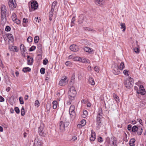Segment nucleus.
Instances as JSON below:
<instances>
[{
    "label": "nucleus",
    "mask_w": 146,
    "mask_h": 146,
    "mask_svg": "<svg viewBox=\"0 0 146 146\" xmlns=\"http://www.w3.org/2000/svg\"><path fill=\"white\" fill-rule=\"evenodd\" d=\"M7 9L4 5L2 6L1 7V23L3 25L5 24L7 21L6 14Z\"/></svg>",
    "instance_id": "f257e3e1"
},
{
    "label": "nucleus",
    "mask_w": 146,
    "mask_h": 146,
    "mask_svg": "<svg viewBox=\"0 0 146 146\" xmlns=\"http://www.w3.org/2000/svg\"><path fill=\"white\" fill-rule=\"evenodd\" d=\"M103 119L102 113H98L96 118V122L97 127L99 129L100 128L102 125Z\"/></svg>",
    "instance_id": "f03ea898"
},
{
    "label": "nucleus",
    "mask_w": 146,
    "mask_h": 146,
    "mask_svg": "<svg viewBox=\"0 0 146 146\" xmlns=\"http://www.w3.org/2000/svg\"><path fill=\"white\" fill-rule=\"evenodd\" d=\"M68 122L64 123L62 121H60L59 123V128L60 131L63 132L65 130V127H67L69 125Z\"/></svg>",
    "instance_id": "7ed1b4c3"
},
{
    "label": "nucleus",
    "mask_w": 146,
    "mask_h": 146,
    "mask_svg": "<svg viewBox=\"0 0 146 146\" xmlns=\"http://www.w3.org/2000/svg\"><path fill=\"white\" fill-rule=\"evenodd\" d=\"M132 78L129 77L128 79H127L125 80L124 84L125 87L129 88L132 86Z\"/></svg>",
    "instance_id": "20e7f679"
},
{
    "label": "nucleus",
    "mask_w": 146,
    "mask_h": 146,
    "mask_svg": "<svg viewBox=\"0 0 146 146\" xmlns=\"http://www.w3.org/2000/svg\"><path fill=\"white\" fill-rule=\"evenodd\" d=\"M75 107L73 105L70 106L69 109V113L71 117H74L75 115Z\"/></svg>",
    "instance_id": "39448f33"
},
{
    "label": "nucleus",
    "mask_w": 146,
    "mask_h": 146,
    "mask_svg": "<svg viewBox=\"0 0 146 146\" xmlns=\"http://www.w3.org/2000/svg\"><path fill=\"white\" fill-rule=\"evenodd\" d=\"M112 68L113 70V73L115 75H118L120 74L119 68L117 65L116 64H114L113 65Z\"/></svg>",
    "instance_id": "423d86ee"
},
{
    "label": "nucleus",
    "mask_w": 146,
    "mask_h": 146,
    "mask_svg": "<svg viewBox=\"0 0 146 146\" xmlns=\"http://www.w3.org/2000/svg\"><path fill=\"white\" fill-rule=\"evenodd\" d=\"M67 77L64 76L62 77L61 80L59 81V84L60 86H64L68 83Z\"/></svg>",
    "instance_id": "0eeeda50"
},
{
    "label": "nucleus",
    "mask_w": 146,
    "mask_h": 146,
    "mask_svg": "<svg viewBox=\"0 0 146 146\" xmlns=\"http://www.w3.org/2000/svg\"><path fill=\"white\" fill-rule=\"evenodd\" d=\"M8 4L10 7L12 9L15 8L17 4L15 0H9Z\"/></svg>",
    "instance_id": "6e6552de"
},
{
    "label": "nucleus",
    "mask_w": 146,
    "mask_h": 146,
    "mask_svg": "<svg viewBox=\"0 0 146 146\" xmlns=\"http://www.w3.org/2000/svg\"><path fill=\"white\" fill-rule=\"evenodd\" d=\"M42 144V143L41 141L38 138L36 139L34 143V146H41Z\"/></svg>",
    "instance_id": "1a4fd4ad"
},
{
    "label": "nucleus",
    "mask_w": 146,
    "mask_h": 146,
    "mask_svg": "<svg viewBox=\"0 0 146 146\" xmlns=\"http://www.w3.org/2000/svg\"><path fill=\"white\" fill-rule=\"evenodd\" d=\"M68 94L70 95L76 96V92L74 87L72 86L70 88L69 91L68 92Z\"/></svg>",
    "instance_id": "9d476101"
},
{
    "label": "nucleus",
    "mask_w": 146,
    "mask_h": 146,
    "mask_svg": "<svg viewBox=\"0 0 146 146\" xmlns=\"http://www.w3.org/2000/svg\"><path fill=\"white\" fill-rule=\"evenodd\" d=\"M70 49L72 51L76 52L79 50L78 46L76 44L71 45L70 47Z\"/></svg>",
    "instance_id": "9b49d317"
},
{
    "label": "nucleus",
    "mask_w": 146,
    "mask_h": 146,
    "mask_svg": "<svg viewBox=\"0 0 146 146\" xmlns=\"http://www.w3.org/2000/svg\"><path fill=\"white\" fill-rule=\"evenodd\" d=\"M140 90L139 92L138 91H137V93L138 94H140L142 95H144L145 93V91L144 88L142 85H141L139 87Z\"/></svg>",
    "instance_id": "f8f14e48"
},
{
    "label": "nucleus",
    "mask_w": 146,
    "mask_h": 146,
    "mask_svg": "<svg viewBox=\"0 0 146 146\" xmlns=\"http://www.w3.org/2000/svg\"><path fill=\"white\" fill-rule=\"evenodd\" d=\"M31 7L32 9L35 10L38 7V4L36 1H33L31 3Z\"/></svg>",
    "instance_id": "ddd939ff"
},
{
    "label": "nucleus",
    "mask_w": 146,
    "mask_h": 146,
    "mask_svg": "<svg viewBox=\"0 0 146 146\" xmlns=\"http://www.w3.org/2000/svg\"><path fill=\"white\" fill-rule=\"evenodd\" d=\"M27 60L28 64L30 65H32L33 61V58L30 56H28L27 57Z\"/></svg>",
    "instance_id": "4468645a"
},
{
    "label": "nucleus",
    "mask_w": 146,
    "mask_h": 146,
    "mask_svg": "<svg viewBox=\"0 0 146 146\" xmlns=\"http://www.w3.org/2000/svg\"><path fill=\"white\" fill-rule=\"evenodd\" d=\"M91 137L90 138V140L91 141H93L96 139V134L95 132L92 130L91 131Z\"/></svg>",
    "instance_id": "2eb2a0df"
},
{
    "label": "nucleus",
    "mask_w": 146,
    "mask_h": 146,
    "mask_svg": "<svg viewBox=\"0 0 146 146\" xmlns=\"http://www.w3.org/2000/svg\"><path fill=\"white\" fill-rule=\"evenodd\" d=\"M95 3L99 6H102L103 5L104 1L103 0H94Z\"/></svg>",
    "instance_id": "dca6fc26"
},
{
    "label": "nucleus",
    "mask_w": 146,
    "mask_h": 146,
    "mask_svg": "<svg viewBox=\"0 0 146 146\" xmlns=\"http://www.w3.org/2000/svg\"><path fill=\"white\" fill-rule=\"evenodd\" d=\"M6 36L11 42H12L14 41V38L11 34H8L6 35Z\"/></svg>",
    "instance_id": "f3484780"
},
{
    "label": "nucleus",
    "mask_w": 146,
    "mask_h": 146,
    "mask_svg": "<svg viewBox=\"0 0 146 146\" xmlns=\"http://www.w3.org/2000/svg\"><path fill=\"white\" fill-rule=\"evenodd\" d=\"M80 62L83 63H90V61L88 59H86L84 58H80Z\"/></svg>",
    "instance_id": "a211bd4d"
},
{
    "label": "nucleus",
    "mask_w": 146,
    "mask_h": 146,
    "mask_svg": "<svg viewBox=\"0 0 146 146\" xmlns=\"http://www.w3.org/2000/svg\"><path fill=\"white\" fill-rule=\"evenodd\" d=\"M88 81L90 84L94 86L95 85V82L94 79L91 77H89Z\"/></svg>",
    "instance_id": "6ab92c4d"
},
{
    "label": "nucleus",
    "mask_w": 146,
    "mask_h": 146,
    "mask_svg": "<svg viewBox=\"0 0 146 146\" xmlns=\"http://www.w3.org/2000/svg\"><path fill=\"white\" fill-rule=\"evenodd\" d=\"M84 50L86 52L90 53L93 51V49L88 47H85L84 48Z\"/></svg>",
    "instance_id": "aec40b11"
},
{
    "label": "nucleus",
    "mask_w": 146,
    "mask_h": 146,
    "mask_svg": "<svg viewBox=\"0 0 146 146\" xmlns=\"http://www.w3.org/2000/svg\"><path fill=\"white\" fill-rule=\"evenodd\" d=\"M57 3V2L56 1H55L53 2L51 6V11H54V9H55V7H56V4Z\"/></svg>",
    "instance_id": "412c9836"
},
{
    "label": "nucleus",
    "mask_w": 146,
    "mask_h": 146,
    "mask_svg": "<svg viewBox=\"0 0 146 146\" xmlns=\"http://www.w3.org/2000/svg\"><path fill=\"white\" fill-rule=\"evenodd\" d=\"M135 141V139H131L129 141V143L130 146H135L134 143Z\"/></svg>",
    "instance_id": "4be33fe9"
},
{
    "label": "nucleus",
    "mask_w": 146,
    "mask_h": 146,
    "mask_svg": "<svg viewBox=\"0 0 146 146\" xmlns=\"http://www.w3.org/2000/svg\"><path fill=\"white\" fill-rule=\"evenodd\" d=\"M20 49L21 51L24 53L26 50V47L24 46L23 44H22L20 46Z\"/></svg>",
    "instance_id": "5701e85b"
},
{
    "label": "nucleus",
    "mask_w": 146,
    "mask_h": 146,
    "mask_svg": "<svg viewBox=\"0 0 146 146\" xmlns=\"http://www.w3.org/2000/svg\"><path fill=\"white\" fill-rule=\"evenodd\" d=\"M84 16L83 15H81L79 17V19L78 22L79 23H82L84 19Z\"/></svg>",
    "instance_id": "b1692460"
},
{
    "label": "nucleus",
    "mask_w": 146,
    "mask_h": 146,
    "mask_svg": "<svg viewBox=\"0 0 146 146\" xmlns=\"http://www.w3.org/2000/svg\"><path fill=\"white\" fill-rule=\"evenodd\" d=\"M53 11H51V10H50V11L49 13V20L50 21H51L52 20V17L53 14Z\"/></svg>",
    "instance_id": "393cba45"
},
{
    "label": "nucleus",
    "mask_w": 146,
    "mask_h": 146,
    "mask_svg": "<svg viewBox=\"0 0 146 146\" xmlns=\"http://www.w3.org/2000/svg\"><path fill=\"white\" fill-rule=\"evenodd\" d=\"M113 98L116 102H118L119 101V97L115 94L113 93Z\"/></svg>",
    "instance_id": "a878e982"
},
{
    "label": "nucleus",
    "mask_w": 146,
    "mask_h": 146,
    "mask_svg": "<svg viewBox=\"0 0 146 146\" xmlns=\"http://www.w3.org/2000/svg\"><path fill=\"white\" fill-rule=\"evenodd\" d=\"M117 141L115 137L113 138L112 146H117Z\"/></svg>",
    "instance_id": "bb28decb"
},
{
    "label": "nucleus",
    "mask_w": 146,
    "mask_h": 146,
    "mask_svg": "<svg viewBox=\"0 0 146 146\" xmlns=\"http://www.w3.org/2000/svg\"><path fill=\"white\" fill-rule=\"evenodd\" d=\"M10 50L13 51L17 52L18 50H17V48L15 46H12L10 48Z\"/></svg>",
    "instance_id": "cd10ccee"
},
{
    "label": "nucleus",
    "mask_w": 146,
    "mask_h": 146,
    "mask_svg": "<svg viewBox=\"0 0 146 146\" xmlns=\"http://www.w3.org/2000/svg\"><path fill=\"white\" fill-rule=\"evenodd\" d=\"M57 103V102L56 101H54L52 102V104H53V108L54 109H55L56 108Z\"/></svg>",
    "instance_id": "c85d7f7f"
},
{
    "label": "nucleus",
    "mask_w": 146,
    "mask_h": 146,
    "mask_svg": "<svg viewBox=\"0 0 146 146\" xmlns=\"http://www.w3.org/2000/svg\"><path fill=\"white\" fill-rule=\"evenodd\" d=\"M43 124H42L40 125L38 129V131L39 133L42 132L43 131Z\"/></svg>",
    "instance_id": "c756f323"
},
{
    "label": "nucleus",
    "mask_w": 146,
    "mask_h": 146,
    "mask_svg": "<svg viewBox=\"0 0 146 146\" xmlns=\"http://www.w3.org/2000/svg\"><path fill=\"white\" fill-rule=\"evenodd\" d=\"M88 115V112L86 110H84L83 114L82 115V117L84 118H85Z\"/></svg>",
    "instance_id": "7c9ffc66"
},
{
    "label": "nucleus",
    "mask_w": 146,
    "mask_h": 146,
    "mask_svg": "<svg viewBox=\"0 0 146 146\" xmlns=\"http://www.w3.org/2000/svg\"><path fill=\"white\" fill-rule=\"evenodd\" d=\"M31 70V68L29 67H25L22 70L24 72H26L30 71Z\"/></svg>",
    "instance_id": "2f4dec72"
},
{
    "label": "nucleus",
    "mask_w": 146,
    "mask_h": 146,
    "mask_svg": "<svg viewBox=\"0 0 146 146\" xmlns=\"http://www.w3.org/2000/svg\"><path fill=\"white\" fill-rule=\"evenodd\" d=\"M120 25H121V29H123L122 30V31L124 32L125 31V30L126 29V27L125 25V23H121L120 24Z\"/></svg>",
    "instance_id": "473e14b6"
},
{
    "label": "nucleus",
    "mask_w": 146,
    "mask_h": 146,
    "mask_svg": "<svg viewBox=\"0 0 146 146\" xmlns=\"http://www.w3.org/2000/svg\"><path fill=\"white\" fill-rule=\"evenodd\" d=\"M80 58L79 56H76L73 58V60L74 61H80Z\"/></svg>",
    "instance_id": "72a5a7b5"
},
{
    "label": "nucleus",
    "mask_w": 146,
    "mask_h": 146,
    "mask_svg": "<svg viewBox=\"0 0 146 146\" xmlns=\"http://www.w3.org/2000/svg\"><path fill=\"white\" fill-rule=\"evenodd\" d=\"M125 66L124 63L123 62H121L120 64L119 68L121 70H122L124 68Z\"/></svg>",
    "instance_id": "f704fd0d"
},
{
    "label": "nucleus",
    "mask_w": 146,
    "mask_h": 146,
    "mask_svg": "<svg viewBox=\"0 0 146 146\" xmlns=\"http://www.w3.org/2000/svg\"><path fill=\"white\" fill-rule=\"evenodd\" d=\"M138 128L136 126H134L132 129V131L133 132H135L138 130Z\"/></svg>",
    "instance_id": "c9c22d12"
},
{
    "label": "nucleus",
    "mask_w": 146,
    "mask_h": 146,
    "mask_svg": "<svg viewBox=\"0 0 146 146\" xmlns=\"http://www.w3.org/2000/svg\"><path fill=\"white\" fill-rule=\"evenodd\" d=\"M13 21L14 23L18 25L20 24L21 23V21L20 20L17 18L15 19H14Z\"/></svg>",
    "instance_id": "e433bc0d"
},
{
    "label": "nucleus",
    "mask_w": 146,
    "mask_h": 146,
    "mask_svg": "<svg viewBox=\"0 0 146 146\" xmlns=\"http://www.w3.org/2000/svg\"><path fill=\"white\" fill-rule=\"evenodd\" d=\"M129 70H125L123 71V73L125 75L127 76H129Z\"/></svg>",
    "instance_id": "4c0bfd02"
},
{
    "label": "nucleus",
    "mask_w": 146,
    "mask_h": 146,
    "mask_svg": "<svg viewBox=\"0 0 146 146\" xmlns=\"http://www.w3.org/2000/svg\"><path fill=\"white\" fill-rule=\"evenodd\" d=\"M25 111L24 108L22 107V109L21 110V115L22 116H23L25 115Z\"/></svg>",
    "instance_id": "58836bf2"
},
{
    "label": "nucleus",
    "mask_w": 146,
    "mask_h": 146,
    "mask_svg": "<svg viewBox=\"0 0 146 146\" xmlns=\"http://www.w3.org/2000/svg\"><path fill=\"white\" fill-rule=\"evenodd\" d=\"M75 96H76L68 94V98L69 99L71 100H73L74 99Z\"/></svg>",
    "instance_id": "ea45409f"
},
{
    "label": "nucleus",
    "mask_w": 146,
    "mask_h": 146,
    "mask_svg": "<svg viewBox=\"0 0 146 146\" xmlns=\"http://www.w3.org/2000/svg\"><path fill=\"white\" fill-rule=\"evenodd\" d=\"M51 106L50 103H48L46 105V109L48 111H49L51 108Z\"/></svg>",
    "instance_id": "a19ab883"
},
{
    "label": "nucleus",
    "mask_w": 146,
    "mask_h": 146,
    "mask_svg": "<svg viewBox=\"0 0 146 146\" xmlns=\"http://www.w3.org/2000/svg\"><path fill=\"white\" fill-rule=\"evenodd\" d=\"M39 37L38 36H36L34 38V42L35 43H37L38 41Z\"/></svg>",
    "instance_id": "79ce46f5"
},
{
    "label": "nucleus",
    "mask_w": 146,
    "mask_h": 146,
    "mask_svg": "<svg viewBox=\"0 0 146 146\" xmlns=\"http://www.w3.org/2000/svg\"><path fill=\"white\" fill-rule=\"evenodd\" d=\"M137 131V133L138 135H140L143 131L142 129V128H140V129H138V130Z\"/></svg>",
    "instance_id": "37998d69"
},
{
    "label": "nucleus",
    "mask_w": 146,
    "mask_h": 146,
    "mask_svg": "<svg viewBox=\"0 0 146 146\" xmlns=\"http://www.w3.org/2000/svg\"><path fill=\"white\" fill-rule=\"evenodd\" d=\"M40 103L38 100H36L35 103V106H36L38 107L40 106Z\"/></svg>",
    "instance_id": "c03bdc74"
},
{
    "label": "nucleus",
    "mask_w": 146,
    "mask_h": 146,
    "mask_svg": "<svg viewBox=\"0 0 146 146\" xmlns=\"http://www.w3.org/2000/svg\"><path fill=\"white\" fill-rule=\"evenodd\" d=\"M11 18L12 19V20L13 21L14 19H15L17 18V15L16 14L14 13H13L12 14Z\"/></svg>",
    "instance_id": "a18cd8bd"
},
{
    "label": "nucleus",
    "mask_w": 146,
    "mask_h": 146,
    "mask_svg": "<svg viewBox=\"0 0 146 146\" xmlns=\"http://www.w3.org/2000/svg\"><path fill=\"white\" fill-rule=\"evenodd\" d=\"M45 68H42L40 70V72L42 74H44L45 73Z\"/></svg>",
    "instance_id": "49530a36"
},
{
    "label": "nucleus",
    "mask_w": 146,
    "mask_h": 146,
    "mask_svg": "<svg viewBox=\"0 0 146 146\" xmlns=\"http://www.w3.org/2000/svg\"><path fill=\"white\" fill-rule=\"evenodd\" d=\"M94 69L95 71L97 72H98L100 69L97 66H96L94 68Z\"/></svg>",
    "instance_id": "de8ad7c7"
},
{
    "label": "nucleus",
    "mask_w": 146,
    "mask_h": 146,
    "mask_svg": "<svg viewBox=\"0 0 146 146\" xmlns=\"http://www.w3.org/2000/svg\"><path fill=\"white\" fill-rule=\"evenodd\" d=\"M19 100L21 104H24V102L23 99L21 97H20L19 98Z\"/></svg>",
    "instance_id": "09e8293b"
},
{
    "label": "nucleus",
    "mask_w": 146,
    "mask_h": 146,
    "mask_svg": "<svg viewBox=\"0 0 146 146\" xmlns=\"http://www.w3.org/2000/svg\"><path fill=\"white\" fill-rule=\"evenodd\" d=\"M36 46H33L31 47L30 48L29 51H32L34 50L36 48Z\"/></svg>",
    "instance_id": "8fccbe9b"
},
{
    "label": "nucleus",
    "mask_w": 146,
    "mask_h": 146,
    "mask_svg": "<svg viewBox=\"0 0 146 146\" xmlns=\"http://www.w3.org/2000/svg\"><path fill=\"white\" fill-rule=\"evenodd\" d=\"M81 124L83 125V126H84L86 124V121L85 120L83 119L81 121Z\"/></svg>",
    "instance_id": "3c124183"
},
{
    "label": "nucleus",
    "mask_w": 146,
    "mask_h": 146,
    "mask_svg": "<svg viewBox=\"0 0 146 146\" xmlns=\"http://www.w3.org/2000/svg\"><path fill=\"white\" fill-rule=\"evenodd\" d=\"M33 40L31 36H29L27 38V40L29 42H31Z\"/></svg>",
    "instance_id": "603ef678"
},
{
    "label": "nucleus",
    "mask_w": 146,
    "mask_h": 146,
    "mask_svg": "<svg viewBox=\"0 0 146 146\" xmlns=\"http://www.w3.org/2000/svg\"><path fill=\"white\" fill-rule=\"evenodd\" d=\"M48 60L46 58L44 59V60H43V64L44 65H46L48 63Z\"/></svg>",
    "instance_id": "864d4df0"
},
{
    "label": "nucleus",
    "mask_w": 146,
    "mask_h": 146,
    "mask_svg": "<svg viewBox=\"0 0 146 146\" xmlns=\"http://www.w3.org/2000/svg\"><path fill=\"white\" fill-rule=\"evenodd\" d=\"M15 110L17 113H19V108L17 107H16L15 108Z\"/></svg>",
    "instance_id": "5fc2aeb1"
},
{
    "label": "nucleus",
    "mask_w": 146,
    "mask_h": 146,
    "mask_svg": "<svg viewBox=\"0 0 146 146\" xmlns=\"http://www.w3.org/2000/svg\"><path fill=\"white\" fill-rule=\"evenodd\" d=\"M11 28L9 26H7L5 28V30L6 31H9L11 30Z\"/></svg>",
    "instance_id": "6e6d98bb"
},
{
    "label": "nucleus",
    "mask_w": 146,
    "mask_h": 146,
    "mask_svg": "<svg viewBox=\"0 0 146 146\" xmlns=\"http://www.w3.org/2000/svg\"><path fill=\"white\" fill-rule=\"evenodd\" d=\"M134 50L135 52L138 53L139 52V50L138 48H135L134 49Z\"/></svg>",
    "instance_id": "4d7b16f0"
},
{
    "label": "nucleus",
    "mask_w": 146,
    "mask_h": 146,
    "mask_svg": "<svg viewBox=\"0 0 146 146\" xmlns=\"http://www.w3.org/2000/svg\"><path fill=\"white\" fill-rule=\"evenodd\" d=\"M39 133L40 135L42 136H44L46 135V133H44L43 131L42 132Z\"/></svg>",
    "instance_id": "13d9d810"
},
{
    "label": "nucleus",
    "mask_w": 146,
    "mask_h": 146,
    "mask_svg": "<svg viewBox=\"0 0 146 146\" xmlns=\"http://www.w3.org/2000/svg\"><path fill=\"white\" fill-rule=\"evenodd\" d=\"M62 94H63V93H64V90H62L60 91L59 92H58L57 93V94L58 95V94H59L60 95L61 94H62Z\"/></svg>",
    "instance_id": "bf43d9fd"
},
{
    "label": "nucleus",
    "mask_w": 146,
    "mask_h": 146,
    "mask_svg": "<svg viewBox=\"0 0 146 146\" xmlns=\"http://www.w3.org/2000/svg\"><path fill=\"white\" fill-rule=\"evenodd\" d=\"M38 48L40 50H41L42 49V45L40 44H38V45L37 46Z\"/></svg>",
    "instance_id": "052dcab7"
},
{
    "label": "nucleus",
    "mask_w": 146,
    "mask_h": 146,
    "mask_svg": "<svg viewBox=\"0 0 146 146\" xmlns=\"http://www.w3.org/2000/svg\"><path fill=\"white\" fill-rule=\"evenodd\" d=\"M35 20L37 23H39L40 21V18H38V17L35 18Z\"/></svg>",
    "instance_id": "680f3d73"
},
{
    "label": "nucleus",
    "mask_w": 146,
    "mask_h": 146,
    "mask_svg": "<svg viewBox=\"0 0 146 146\" xmlns=\"http://www.w3.org/2000/svg\"><path fill=\"white\" fill-rule=\"evenodd\" d=\"M132 126L131 125H129L128 126L127 129L128 130L130 131L131 128Z\"/></svg>",
    "instance_id": "e2e57ef3"
},
{
    "label": "nucleus",
    "mask_w": 146,
    "mask_h": 146,
    "mask_svg": "<svg viewBox=\"0 0 146 146\" xmlns=\"http://www.w3.org/2000/svg\"><path fill=\"white\" fill-rule=\"evenodd\" d=\"M4 99L2 97V96H0V102H3L4 101Z\"/></svg>",
    "instance_id": "0e129e2a"
},
{
    "label": "nucleus",
    "mask_w": 146,
    "mask_h": 146,
    "mask_svg": "<svg viewBox=\"0 0 146 146\" xmlns=\"http://www.w3.org/2000/svg\"><path fill=\"white\" fill-rule=\"evenodd\" d=\"M28 22L27 19H26L25 18L23 19V23H26Z\"/></svg>",
    "instance_id": "69168bd1"
},
{
    "label": "nucleus",
    "mask_w": 146,
    "mask_h": 146,
    "mask_svg": "<svg viewBox=\"0 0 146 146\" xmlns=\"http://www.w3.org/2000/svg\"><path fill=\"white\" fill-rule=\"evenodd\" d=\"M83 126L81 124H78L77 125V127L79 128H81Z\"/></svg>",
    "instance_id": "338daca9"
},
{
    "label": "nucleus",
    "mask_w": 146,
    "mask_h": 146,
    "mask_svg": "<svg viewBox=\"0 0 146 146\" xmlns=\"http://www.w3.org/2000/svg\"><path fill=\"white\" fill-rule=\"evenodd\" d=\"M98 141L100 142H102L103 141V140H102V138L101 137H100L98 139Z\"/></svg>",
    "instance_id": "774afa93"
}]
</instances>
